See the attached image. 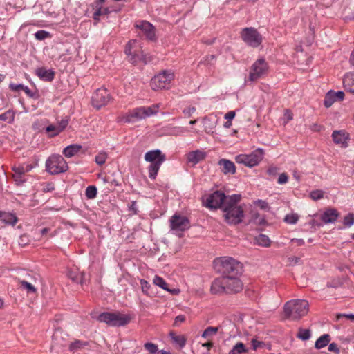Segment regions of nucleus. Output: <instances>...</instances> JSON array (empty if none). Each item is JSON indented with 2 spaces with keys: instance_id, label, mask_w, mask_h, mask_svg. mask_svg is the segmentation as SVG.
Here are the masks:
<instances>
[{
  "instance_id": "f257e3e1",
  "label": "nucleus",
  "mask_w": 354,
  "mask_h": 354,
  "mask_svg": "<svg viewBox=\"0 0 354 354\" xmlns=\"http://www.w3.org/2000/svg\"><path fill=\"white\" fill-rule=\"evenodd\" d=\"M241 199V195L234 194L228 196L224 205L222 206L223 217L229 225H238L242 223L245 216L244 210L237 204Z\"/></svg>"
},
{
  "instance_id": "f03ea898",
  "label": "nucleus",
  "mask_w": 354,
  "mask_h": 354,
  "mask_svg": "<svg viewBox=\"0 0 354 354\" xmlns=\"http://www.w3.org/2000/svg\"><path fill=\"white\" fill-rule=\"evenodd\" d=\"M218 271L223 277L241 276L243 272V264L230 257H221L214 260Z\"/></svg>"
},
{
  "instance_id": "7ed1b4c3",
  "label": "nucleus",
  "mask_w": 354,
  "mask_h": 354,
  "mask_svg": "<svg viewBox=\"0 0 354 354\" xmlns=\"http://www.w3.org/2000/svg\"><path fill=\"white\" fill-rule=\"evenodd\" d=\"M308 307L309 304L306 300H290L284 305V315L289 319L298 320L307 314Z\"/></svg>"
},
{
  "instance_id": "20e7f679",
  "label": "nucleus",
  "mask_w": 354,
  "mask_h": 354,
  "mask_svg": "<svg viewBox=\"0 0 354 354\" xmlns=\"http://www.w3.org/2000/svg\"><path fill=\"white\" fill-rule=\"evenodd\" d=\"M145 160L151 163L148 167L149 177L155 180L160 166L166 160L165 155L160 149L151 150L145 154Z\"/></svg>"
},
{
  "instance_id": "39448f33",
  "label": "nucleus",
  "mask_w": 354,
  "mask_h": 354,
  "mask_svg": "<svg viewBox=\"0 0 354 354\" xmlns=\"http://www.w3.org/2000/svg\"><path fill=\"white\" fill-rule=\"evenodd\" d=\"M97 320L99 322L105 323L109 326L120 327L127 325L130 322L131 317L120 312H104L97 316Z\"/></svg>"
},
{
  "instance_id": "423d86ee",
  "label": "nucleus",
  "mask_w": 354,
  "mask_h": 354,
  "mask_svg": "<svg viewBox=\"0 0 354 354\" xmlns=\"http://www.w3.org/2000/svg\"><path fill=\"white\" fill-rule=\"evenodd\" d=\"M159 106L158 104H155L150 106L135 108L128 113L126 121L129 123L135 122L145 119L147 117L156 115L158 112Z\"/></svg>"
},
{
  "instance_id": "0eeeda50",
  "label": "nucleus",
  "mask_w": 354,
  "mask_h": 354,
  "mask_svg": "<svg viewBox=\"0 0 354 354\" xmlns=\"http://www.w3.org/2000/svg\"><path fill=\"white\" fill-rule=\"evenodd\" d=\"M136 40H130L126 45L125 54L128 56L129 60L133 64L142 62L147 64L151 61L150 57L143 50L137 49Z\"/></svg>"
},
{
  "instance_id": "6e6552de",
  "label": "nucleus",
  "mask_w": 354,
  "mask_h": 354,
  "mask_svg": "<svg viewBox=\"0 0 354 354\" xmlns=\"http://www.w3.org/2000/svg\"><path fill=\"white\" fill-rule=\"evenodd\" d=\"M68 169L67 162L61 155H53L46 161V170L52 175L64 173Z\"/></svg>"
},
{
  "instance_id": "1a4fd4ad",
  "label": "nucleus",
  "mask_w": 354,
  "mask_h": 354,
  "mask_svg": "<svg viewBox=\"0 0 354 354\" xmlns=\"http://www.w3.org/2000/svg\"><path fill=\"white\" fill-rule=\"evenodd\" d=\"M269 66L264 58L257 59L251 66L250 71L246 82H255L264 77L268 73Z\"/></svg>"
},
{
  "instance_id": "9d476101",
  "label": "nucleus",
  "mask_w": 354,
  "mask_h": 354,
  "mask_svg": "<svg viewBox=\"0 0 354 354\" xmlns=\"http://www.w3.org/2000/svg\"><path fill=\"white\" fill-rule=\"evenodd\" d=\"M264 151L258 148L250 154H239L235 157V160L239 164L244 165L248 167L257 166L263 158Z\"/></svg>"
},
{
  "instance_id": "9b49d317",
  "label": "nucleus",
  "mask_w": 354,
  "mask_h": 354,
  "mask_svg": "<svg viewBox=\"0 0 354 354\" xmlns=\"http://www.w3.org/2000/svg\"><path fill=\"white\" fill-rule=\"evenodd\" d=\"M240 35L243 41L252 48H258L263 41L262 35L253 27L244 28Z\"/></svg>"
},
{
  "instance_id": "f8f14e48",
  "label": "nucleus",
  "mask_w": 354,
  "mask_h": 354,
  "mask_svg": "<svg viewBox=\"0 0 354 354\" xmlns=\"http://www.w3.org/2000/svg\"><path fill=\"white\" fill-rule=\"evenodd\" d=\"M227 197L228 196H226L223 192L217 190L203 197V204L211 209H222V206L224 205Z\"/></svg>"
},
{
  "instance_id": "ddd939ff",
  "label": "nucleus",
  "mask_w": 354,
  "mask_h": 354,
  "mask_svg": "<svg viewBox=\"0 0 354 354\" xmlns=\"http://www.w3.org/2000/svg\"><path fill=\"white\" fill-rule=\"evenodd\" d=\"M174 75L169 71H163L155 75L151 80V87L153 90L168 89Z\"/></svg>"
},
{
  "instance_id": "4468645a",
  "label": "nucleus",
  "mask_w": 354,
  "mask_h": 354,
  "mask_svg": "<svg viewBox=\"0 0 354 354\" xmlns=\"http://www.w3.org/2000/svg\"><path fill=\"white\" fill-rule=\"evenodd\" d=\"M111 100V95L108 90L105 88H100L95 91L92 96V104L94 107L99 109L106 105Z\"/></svg>"
},
{
  "instance_id": "2eb2a0df",
  "label": "nucleus",
  "mask_w": 354,
  "mask_h": 354,
  "mask_svg": "<svg viewBox=\"0 0 354 354\" xmlns=\"http://www.w3.org/2000/svg\"><path fill=\"white\" fill-rule=\"evenodd\" d=\"M135 26L140 30L139 34L145 37L147 39L150 41L156 39V28L151 23L147 21H138Z\"/></svg>"
},
{
  "instance_id": "dca6fc26",
  "label": "nucleus",
  "mask_w": 354,
  "mask_h": 354,
  "mask_svg": "<svg viewBox=\"0 0 354 354\" xmlns=\"http://www.w3.org/2000/svg\"><path fill=\"white\" fill-rule=\"evenodd\" d=\"M171 230L183 232L190 227L189 220L184 216L174 214L170 219Z\"/></svg>"
},
{
  "instance_id": "f3484780",
  "label": "nucleus",
  "mask_w": 354,
  "mask_h": 354,
  "mask_svg": "<svg viewBox=\"0 0 354 354\" xmlns=\"http://www.w3.org/2000/svg\"><path fill=\"white\" fill-rule=\"evenodd\" d=\"M239 277L240 276L224 277L227 294L238 293L242 291L243 283L239 279Z\"/></svg>"
},
{
  "instance_id": "a211bd4d",
  "label": "nucleus",
  "mask_w": 354,
  "mask_h": 354,
  "mask_svg": "<svg viewBox=\"0 0 354 354\" xmlns=\"http://www.w3.org/2000/svg\"><path fill=\"white\" fill-rule=\"evenodd\" d=\"M344 91H334L333 90L329 91L325 95L324 100V105L326 108L330 107L335 102L342 101L344 98Z\"/></svg>"
},
{
  "instance_id": "6ab92c4d",
  "label": "nucleus",
  "mask_w": 354,
  "mask_h": 354,
  "mask_svg": "<svg viewBox=\"0 0 354 354\" xmlns=\"http://www.w3.org/2000/svg\"><path fill=\"white\" fill-rule=\"evenodd\" d=\"M206 156V152L197 149L187 154V162L188 164H191L192 166H194L199 162L203 160Z\"/></svg>"
},
{
  "instance_id": "aec40b11",
  "label": "nucleus",
  "mask_w": 354,
  "mask_h": 354,
  "mask_svg": "<svg viewBox=\"0 0 354 354\" xmlns=\"http://www.w3.org/2000/svg\"><path fill=\"white\" fill-rule=\"evenodd\" d=\"M211 292L215 295L226 293L225 278L221 277L215 279L211 285Z\"/></svg>"
},
{
  "instance_id": "412c9836",
  "label": "nucleus",
  "mask_w": 354,
  "mask_h": 354,
  "mask_svg": "<svg viewBox=\"0 0 354 354\" xmlns=\"http://www.w3.org/2000/svg\"><path fill=\"white\" fill-rule=\"evenodd\" d=\"M332 138L335 143L342 145V147H347V142L349 140V135L345 131H334Z\"/></svg>"
},
{
  "instance_id": "4be33fe9",
  "label": "nucleus",
  "mask_w": 354,
  "mask_h": 354,
  "mask_svg": "<svg viewBox=\"0 0 354 354\" xmlns=\"http://www.w3.org/2000/svg\"><path fill=\"white\" fill-rule=\"evenodd\" d=\"M35 74L40 80L46 82H52L55 75V73L53 69H46L44 67H39L35 70Z\"/></svg>"
},
{
  "instance_id": "5701e85b",
  "label": "nucleus",
  "mask_w": 354,
  "mask_h": 354,
  "mask_svg": "<svg viewBox=\"0 0 354 354\" xmlns=\"http://www.w3.org/2000/svg\"><path fill=\"white\" fill-rule=\"evenodd\" d=\"M339 216V213L335 209H328L322 215V221L326 223H335Z\"/></svg>"
},
{
  "instance_id": "b1692460",
  "label": "nucleus",
  "mask_w": 354,
  "mask_h": 354,
  "mask_svg": "<svg viewBox=\"0 0 354 354\" xmlns=\"http://www.w3.org/2000/svg\"><path fill=\"white\" fill-rule=\"evenodd\" d=\"M218 164L222 167V172L224 174H234L236 173V167L232 161L227 159H221Z\"/></svg>"
},
{
  "instance_id": "393cba45",
  "label": "nucleus",
  "mask_w": 354,
  "mask_h": 354,
  "mask_svg": "<svg viewBox=\"0 0 354 354\" xmlns=\"http://www.w3.org/2000/svg\"><path fill=\"white\" fill-rule=\"evenodd\" d=\"M82 149V146L78 144H73L67 146L63 149V154L66 158H72L76 155Z\"/></svg>"
},
{
  "instance_id": "a878e982",
  "label": "nucleus",
  "mask_w": 354,
  "mask_h": 354,
  "mask_svg": "<svg viewBox=\"0 0 354 354\" xmlns=\"http://www.w3.org/2000/svg\"><path fill=\"white\" fill-rule=\"evenodd\" d=\"M343 84L344 88L354 93V73H347L343 78Z\"/></svg>"
},
{
  "instance_id": "bb28decb",
  "label": "nucleus",
  "mask_w": 354,
  "mask_h": 354,
  "mask_svg": "<svg viewBox=\"0 0 354 354\" xmlns=\"http://www.w3.org/2000/svg\"><path fill=\"white\" fill-rule=\"evenodd\" d=\"M0 218L4 223L11 225H15L18 221L15 214L5 212H0Z\"/></svg>"
},
{
  "instance_id": "cd10ccee",
  "label": "nucleus",
  "mask_w": 354,
  "mask_h": 354,
  "mask_svg": "<svg viewBox=\"0 0 354 354\" xmlns=\"http://www.w3.org/2000/svg\"><path fill=\"white\" fill-rule=\"evenodd\" d=\"M67 277L75 283H82L83 274L81 273L77 268H72L68 270L67 271Z\"/></svg>"
},
{
  "instance_id": "c85d7f7f",
  "label": "nucleus",
  "mask_w": 354,
  "mask_h": 354,
  "mask_svg": "<svg viewBox=\"0 0 354 354\" xmlns=\"http://www.w3.org/2000/svg\"><path fill=\"white\" fill-rule=\"evenodd\" d=\"M9 88L13 91H19L21 90L30 97H35V93L27 86L22 84H16L11 83L9 84Z\"/></svg>"
},
{
  "instance_id": "c756f323",
  "label": "nucleus",
  "mask_w": 354,
  "mask_h": 354,
  "mask_svg": "<svg viewBox=\"0 0 354 354\" xmlns=\"http://www.w3.org/2000/svg\"><path fill=\"white\" fill-rule=\"evenodd\" d=\"M169 337L171 339L172 342L178 345L180 348H183L187 342V339L185 335H176L174 332H170L169 333Z\"/></svg>"
},
{
  "instance_id": "7c9ffc66",
  "label": "nucleus",
  "mask_w": 354,
  "mask_h": 354,
  "mask_svg": "<svg viewBox=\"0 0 354 354\" xmlns=\"http://www.w3.org/2000/svg\"><path fill=\"white\" fill-rule=\"evenodd\" d=\"M330 342V336L328 334H324L319 337L315 344V347L317 349H321L326 346Z\"/></svg>"
},
{
  "instance_id": "2f4dec72",
  "label": "nucleus",
  "mask_w": 354,
  "mask_h": 354,
  "mask_svg": "<svg viewBox=\"0 0 354 354\" xmlns=\"http://www.w3.org/2000/svg\"><path fill=\"white\" fill-rule=\"evenodd\" d=\"M96 8V10L93 15V19L97 21L100 20V16L107 15L111 12V10L109 8H103L101 5H97Z\"/></svg>"
},
{
  "instance_id": "473e14b6",
  "label": "nucleus",
  "mask_w": 354,
  "mask_h": 354,
  "mask_svg": "<svg viewBox=\"0 0 354 354\" xmlns=\"http://www.w3.org/2000/svg\"><path fill=\"white\" fill-rule=\"evenodd\" d=\"M153 283L156 286H158V287L161 288L162 289H163V290H167V291H168V292H176V290H170V289L168 288V284H167V283L165 281V280L163 278H162L161 277H159V276H158V275H156V276L154 277V278H153Z\"/></svg>"
},
{
  "instance_id": "72a5a7b5",
  "label": "nucleus",
  "mask_w": 354,
  "mask_h": 354,
  "mask_svg": "<svg viewBox=\"0 0 354 354\" xmlns=\"http://www.w3.org/2000/svg\"><path fill=\"white\" fill-rule=\"evenodd\" d=\"M20 288L26 290L27 293H36L37 288L30 282L24 279H18Z\"/></svg>"
},
{
  "instance_id": "f704fd0d",
  "label": "nucleus",
  "mask_w": 354,
  "mask_h": 354,
  "mask_svg": "<svg viewBox=\"0 0 354 354\" xmlns=\"http://www.w3.org/2000/svg\"><path fill=\"white\" fill-rule=\"evenodd\" d=\"M248 352V349L242 342L236 343L229 352V354H244Z\"/></svg>"
},
{
  "instance_id": "c9c22d12",
  "label": "nucleus",
  "mask_w": 354,
  "mask_h": 354,
  "mask_svg": "<svg viewBox=\"0 0 354 354\" xmlns=\"http://www.w3.org/2000/svg\"><path fill=\"white\" fill-rule=\"evenodd\" d=\"M15 112L12 109H9L2 114H0V121H5L12 123L15 120Z\"/></svg>"
},
{
  "instance_id": "e433bc0d",
  "label": "nucleus",
  "mask_w": 354,
  "mask_h": 354,
  "mask_svg": "<svg viewBox=\"0 0 354 354\" xmlns=\"http://www.w3.org/2000/svg\"><path fill=\"white\" fill-rule=\"evenodd\" d=\"M311 337V331L309 329H304L302 328H299L298 330V333L297 335V337L303 340L306 341L308 340Z\"/></svg>"
},
{
  "instance_id": "4c0bfd02",
  "label": "nucleus",
  "mask_w": 354,
  "mask_h": 354,
  "mask_svg": "<svg viewBox=\"0 0 354 354\" xmlns=\"http://www.w3.org/2000/svg\"><path fill=\"white\" fill-rule=\"evenodd\" d=\"M87 345H88L87 342H82L80 340H75L74 342H71L69 344V350L71 351H76Z\"/></svg>"
},
{
  "instance_id": "58836bf2",
  "label": "nucleus",
  "mask_w": 354,
  "mask_h": 354,
  "mask_svg": "<svg viewBox=\"0 0 354 354\" xmlns=\"http://www.w3.org/2000/svg\"><path fill=\"white\" fill-rule=\"evenodd\" d=\"M257 243L258 245L263 247H267L270 245V239L268 236L261 234L256 238Z\"/></svg>"
},
{
  "instance_id": "ea45409f",
  "label": "nucleus",
  "mask_w": 354,
  "mask_h": 354,
  "mask_svg": "<svg viewBox=\"0 0 354 354\" xmlns=\"http://www.w3.org/2000/svg\"><path fill=\"white\" fill-rule=\"evenodd\" d=\"M218 331V327L208 326L203 333L202 337L209 338L215 335Z\"/></svg>"
},
{
  "instance_id": "a19ab883",
  "label": "nucleus",
  "mask_w": 354,
  "mask_h": 354,
  "mask_svg": "<svg viewBox=\"0 0 354 354\" xmlns=\"http://www.w3.org/2000/svg\"><path fill=\"white\" fill-rule=\"evenodd\" d=\"M107 158V153L105 151H102L95 156V161L98 165H102L106 162Z\"/></svg>"
},
{
  "instance_id": "79ce46f5",
  "label": "nucleus",
  "mask_w": 354,
  "mask_h": 354,
  "mask_svg": "<svg viewBox=\"0 0 354 354\" xmlns=\"http://www.w3.org/2000/svg\"><path fill=\"white\" fill-rule=\"evenodd\" d=\"M143 346L149 354H156L158 351V346L152 342H146Z\"/></svg>"
},
{
  "instance_id": "37998d69",
  "label": "nucleus",
  "mask_w": 354,
  "mask_h": 354,
  "mask_svg": "<svg viewBox=\"0 0 354 354\" xmlns=\"http://www.w3.org/2000/svg\"><path fill=\"white\" fill-rule=\"evenodd\" d=\"M85 195L88 199H93L97 195V188L94 185H89L86 187Z\"/></svg>"
},
{
  "instance_id": "c03bdc74",
  "label": "nucleus",
  "mask_w": 354,
  "mask_h": 354,
  "mask_svg": "<svg viewBox=\"0 0 354 354\" xmlns=\"http://www.w3.org/2000/svg\"><path fill=\"white\" fill-rule=\"evenodd\" d=\"M46 131L49 133L50 137L57 136L60 132L57 126L50 124L46 128Z\"/></svg>"
},
{
  "instance_id": "a18cd8bd",
  "label": "nucleus",
  "mask_w": 354,
  "mask_h": 354,
  "mask_svg": "<svg viewBox=\"0 0 354 354\" xmlns=\"http://www.w3.org/2000/svg\"><path fill=\"white\" fill-rule=\"evenodd\" d=\"M13 179L17 185H23L26 182L24 175L15 173L12 175Z\"/></svg>"
},
{
  "instance_id": "49530a36",
  "label": "nucleus",
  "mask_w": 354,
  "mask_h": 354,
  "mask_svg": "<svg viewBox=\"0 0 354 354\" xmlns=\"http://www.w3.org/2000/svg\"><path fill=\"white\" fill-rule=\"evenodd\" d=\"M50 36V33L46 30H38L35 33V37L39 41L44 40Z\"/></svg>"
},
{
  "instance_id": "de8ad7c7",
  "label": "nucleus",
  "mask_w": 354,
  "mask_h": 354,
  "mask_svg": "<svg viewBox=\"0 0 354 354\" xmlns=\"http://www.w3.org/2000/svg\"><path fill=\"white\" fill-rule=\"evenodd\" d=\"M310 196L313 201H317L324 197V192L319 189L313 190L310 193Z\"/></svg>"
},
{
  "instance_id": "09e8293b",
  "label": "nucleus",
  "mask_w": 354,
  "mask_h": 354,
  "mask_svg": "<svg viewBox=\"0 0 354 354\" xmlns=\"http://www.w3.org/2000/svg\"><path fill=\"white\" fill-rule=\"evenodd\" d=\"M354 224V214L349 213L344 219V225L347 227H351Z\"/></svg>"
},
{
  "instance_id": "8fccbe9b",
  "label": "nucleus",
  "mask_w": 354,
  "mask_h": 354,
  "mask_svg": "<svg viewBox=\"0 0 354 354\" xmlns=\"http://www.w3.org/2000/svg\"><path fill=\"white\" fill-rule=\"evenodd\" d=\"M140 283L142 291L145 294L147 295L148 290H149V288L151 287L149 283L147 281H146L145 279H141Z\"/></svg>"
},
{
  "instance_id": "3c124183",
  "label": "nucleus",
  "mask_w": 354,
  "mask_h": 354,
  "mask_svg": "<svg viewBox=\"0 0 354 354\" xmlns=\"http://www.w3.org/2000/svg\"><path fill=\"white\" fill-rule=\"evenodd\" d=\"M298 221V216L295 214L286 215L285 221L289 224H295Z\"/></svg>"
},
{
  "instance_id": "603ef678",
  "label": "nucleus",
  "mask_w": 354,
  "mask_h": 354,
  "mask_svg": "<svg viewBox=\"0 0 354 354\" xmlns=\"http://www.w3.org/2000/svg\"><path fill=\"white\" fill-rule=\"evenodd\" d=\"M254 203L255 205H257L261 209L266 210L269 209L268 203L265 201L258 199Z\"/></svg>"
},
{
  "instance_id": "864d4df0",
  "label": "nucleus",
  "mask_w": 354,
  "mask_h": 354,
  "mask_svg": "<svg viewBox=\"0 0 354 354\" xmlns=\"http://www.w3.org/2000/svg\"><path fill=\"white\" fill-rule=\"evenodd\" d=\"M12 169L15 173H17L22 175H24L26 174L23 165H19L18 166L15 165L12 167Z\"/></svg>"
},
{
  "instance_id": "5fc2aeb1",
  "label": "nucleus",
  "mask_w": 354,
  "mask_h": 354,
  "mask_svg": "<svg viewBox=\"0 0 354 354\" xmlns=\"http://www.w3.org/2000/svg\"><path fill=\"white\" fill-rule=\"evenodd\" d=\"M288 180V176L286 173H282L279 175L277 183L279 184L283 185L286 184Z\"/></svg>"
},
{
  "instance_id": "6e6d98bb",
  "label": "nucleus",
  "mask_w": 354,
  "mask_h": 354,
  "mask_svg": "<svg viewBox=\"0 0 354 354\" xmlns=\"http://www.w3.org/2000/svg\"><path fill=\"white\" fill-rule=\"evenodd\" d=\"M196 111L194 106H189L183 111V113L187 117H191L192 115Z\"/></svg>"
},
{
  "instance_id": "4d7b16f0",
  "label": "nucleus",
  "mask_w": 354,
  "mask_h": 354,
  "mask_svg": "<svg viewBox=\"0 0 354 354\" xmlns=\"http://www.w3.org/2000/svg\"><path fill=\"white\" fill-rule=\"evenodd\" d=\"M328 349L329 351L334 352L336 354H339V349L338 348V345L334 342L329 344Z\"/></svg>"
},
{
  "instance_id": "13d9d810",
  "label": "nucleus",
  "mask_w": 354,
  "mask_h": 354,
  "mask_svg": "<svg viewBox=\"0 0 354 354\" xmlns=\"http://www.w3.org/2000/svg\"><path fill=\"white\" fill-rule=\"evenodd\" d=\"M185 321V316L183 315H178L176 317L174 324V326H177L180 323H183Z\"/></svg>"
},
{
  "instance_id": "bf43d9fd",
  "label": "nucleus",
  "mask_w": 354,
  "mask_h": 354,
  "mask_svg": "<svg viewBox=\"0 0 354 354\" xmlns=\"http://www.w3.org/2000/svg\"><path fill=\"white\" fill-rule=\"evenodd\" d=\"M288 261L290 266H295L301 262L299 257H292L288 258Z\"/></svg>"
},
{
  "instance_id": "052dcab7",
  "label": "nucleus",
  "mask_w": 354,
  "mask_h": 354,
  "mask_svg": "<svg viewBox=\"0 0 354 354\" xmlns=\"http://www.w3.org/2000/svg\"><path fill=\"white\" fill-rule=\"evenodd\" d=\"M68 124V122L67 120H62L57 126L59 132H62L67 127Z\"/></svg>"
},
{
  "instance_id": "680f3d73",
  "label": "nucleus",
  "mask_w": 354,
  "mask_h": 354,
  "mask_svg": "<svg viewBox=\"0 0 354 354\" xmlns=\"http://www.w3.org/2000/svg\"><path fill=\"white\" fill-rule=\"evenodd\" d=\"M251 344H252V348L254 350H257L258 348L261 346V345L263 344V342L253 339L251 342Z\"/></svg>"
},
{
  "instance_id": "e2e57ef3",
  "label": "nucleus",
  "mask_w": 354,
  "mask_h": 354,
  "mask_svg": "<svg viewBox=\"0 0 354 354\" xmlns=\"http://www.w3.org/2000/svg\"><path fill=\"white\" fill-rule=\"evenodd\" d=\"M259 217V214L258 213H255L252 216V219L254 220V221L258 223L259 224H263L266 222L265 219L263 218H259V221H257V218Z\"/></svg>"
},
{
  "instance_id": "0e129e2a",
  "label": "nucleus",
  "mask_w": 354,
  "mask_h": 354,
  "mask_svg": "<svg viewBox=\"0 0 354 354\" xmlns=\"http://www.w3.org/2000/svg\"><path fill=\"white\" fill-rule=\"evenodd\" d=\"M235 115H236L235 111H230L227 112V113L225 115L224 118H225V119H226V120H232V119H234V118Z\"/></svg>"
},
{
  "instance_id": "69168bd1",
  "label": "nucleus",
  "mask_w": 354,
  "mask_h": 354,
  "mask_svg": "<svg viewBox=\"0 0 354 354\" xmlns=\"http://www.w3.org/2000/svg\"><path fill=\"white\" fill-rule=\"evenodd\" d=\"M284 117L286 118V122L292 120L293 118L292 112L288 109L285 111Z\"/></svg>"
},
{
  "instance_id": "338daca9",
  "label": "nucleus",
  "mask_w": 354,
  "mask_h": 354,
  "mask_svg": "<svg viewBox=\"0 0 354 354\" xmlns=\"http://www.w3.org/2000/svg\"><path fill=\"white\" fill-rule=\"evenodd\" d=\"M130 211H132L134 214H138V209L136 206V202L135 201L131 202V205L129 207Z\"/></svg>"
},
{
  "instance_id": "774afa93",
  "label": "nucleus",
  "mask_w": 354,
  "mask_h": 354,
  "mask_svg": "<svg viewBox=\"0 0 354 354\" xmlns=\"http://www.w3.org/2000/svg\"><path fill=\"white\" fill-rule=\"evenodd\" d=\"M277 170H278V169L277 167H273V166L270 167L268 169V174L269 175L274 176L277 174Z\"/></svg>"
}]
</instances>
